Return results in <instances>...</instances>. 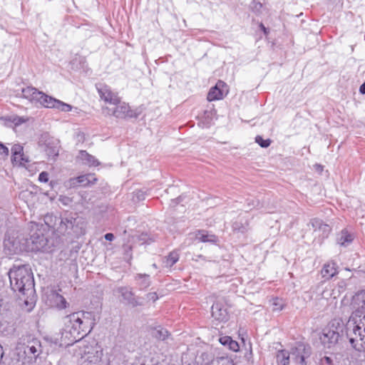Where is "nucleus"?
<instances>
[{
	"label": "nucleus",
	"instance_id": "nucleus-12",
	"mask_svg": "<svg viewBox=\"0 0 365 365\" xmlns=\"http://www.w3.org/2000/svg\"><path fill=\"white\" fill-rule=\"evenodd\" d=\"M97 181L94 174H86L80 175L77 178H71L68 181V186L69 187H76L78 186H87L94 184Z\"/></svg>",
	"mask_w": 365,
	"mask_h": 365
},
{
	"label": "nucleus",
	"instance_id": "nucleus-6",
	"mask_svg": "<svg viewBox=\"0 0 365 365\" xmlns=\"http://www.w3.org/2000/svg\"><path fill=\"white\" fill-rule=\"evenodd\" d=\"M42 353L41 343L39 339L29 336L26 341L19 343L16 346L17 365H32Z\"/></svg>",
	"mask_w": 365,
	"mask_h": 365
},
{
	"label": "nucleus",
	"instance_id": "nucleus-22",
	"mask_svg": "<svg viewBox=\"0 0 365 365\" xmlns=\"http://www.w3.org/2000/svg\"><path fill=\"white\" fill-rule=\"evenodd\" d=\"M220 343L224 346H227L230 350L233 351H238L240 345L238 342L233 340L231 336H222L219 338Z\"/></svg>",
	"mask_w": 365,
	"mask_h": 365
},
{
	"label": "nucleus",
	"instance_id": "nucleus-41",
	"mask_svg": "<svg viewBox=\"0 0 365 365\" xmlns=\"http://www.w3.org/2000/svg\"><path fill=\"white\" fill-rule=\"evenodd\" d=\"M38 180L42 182H46L48 181V174L43 171L38 175Z\"/></svg>",
	"mask_w": 365,
	"mask_h": 365
},
{
	"label": "nucleus",
	"instance_id": "nucleus-21",
	"mask_svg": "<svg viewBox=\"0 0 365 365\" xmlns=\"http://www.w3.org/2000/svg\"><path fill=\"white\" fill-rule=\"evenodd\" d=\"M56 98L50 96L43 92L41 91V94L38 98L36 103H39L41 106L47 108H54Z\"/></svg>",
	"mask_w": 365,
	"mask_h": 365
},
{
	"label": "nucleus",
	"instance_id": "nucleus-44",
	"mask_svg": "<svg viewBox=\"0 0 365 365\" xmlns=\"http://www.w3.org/2000/svg\"><path fill=\"white\" fill-rule=\"evenodd\" d=\"M252 349L250 348V351L245 354V358L248 361H250V359H252Z\"/></svg>",
	"mask_w": 365,
	"mask_h": 365
},
{
	"label": "nucleus",
	"instance_id": "nucleus-45",
	"mask_svg": "<svg viewBox=\"0 0 365 365\" xmlns=\"http://www.w3.org/2000/svg\"><path fill=\"white\" fill-rule=\"evenodd\" d=\"M359 93L361 94H365V81L359 87Z\"/></svg>",
	"mask_w": 365,
	"mask_h": 365
},
{
	"label": "nucleus",
	"instance_id": "nucleus-14",
	"mask_svg": "<svg viewBox=\"0 0 365 365\" xmlns=\"http://www.w3.org/2000/svg\"><path fill=\"white\" fill-rule=\"evenodd\" d=\"M4 247L9 255L16 254L21 251L19 241L9 233H6L4 240Z\"/></svg>",
	"mask_w": 365,
	"mask_h": 365
},
{
	"label": "nucleus",
	"instance_id": "nucleus-2",
	"mask_svg": "<svg viewBox=\"0 0 365 365\" xmlns=\"http://www.w3.org/2000/svg\"><path fill=\"white\" fill-rule=\"evenodd\" d=\"M354 302L359 307L352 312L349 319V325H354L349 331L350 344L357 351H365V290L358 292Z\"/></svg>",
	"mask_w": 365,
	"mask_h": 365
},
{
	"label": "nucleus",
	"instance_id": "nucleus-42",
	"mask_svg": "<svg viewBox=\"0 0 365 365\" xmlns=\"http://www.w3.org/2000/svg\"><path fill=\"white\" fill-rule=\"evenodd\" d=\"M11 161L13 163H19L20 164H22V162L24 161V159L21 160L19 155L14 156L13 155H11Z\"/></svg>",
	"mask_w": 365,
	"mask_h": 365
},
{
	"label": "nucleus",
	"instance_id": "nucleus-26",
	"mask_svg": "<svg viewBox=\"0 0 365 365\" xmlns=\"http://www.w3.org/2000/svg\"><path fill=\"white\" fill-rule=\"evenodd\" d=\"M196 238L202 242H216L217 237L215 235L209 234L205 230H198Z\"/></svg>",
	"mask_w": 365,
	"mask_h": 365
},
{
	"label": "nucleus",
	"instance_id": "nucleus-8",
	"mask_svg": "<svg viewBox=\"0 0 365 365\" xmlns=\"http://www.w3.org/2000/svg\"><path fill=\"white\" fill-rule=\"evenodd\" d=\"M115 292L121 297L120 301L125 305L133 308L144 305L143 299L135 294L132 287L126 286L118 287L115 289Z\"/></svg>",
	"mask_w": 365,
	"mask_h": 365
},
{
	"label": "nucleus",
	"instance_id": "nucleus-17",
	"mask_svg": "<svg viewBox=\"0 0 365 365\" xmlns=\"http://www.w3.org/2000/svg\"><path fill=\"white\" fill-rule=\"evenodd\" d=\"M322 276L328 280L338 274V266L334 261L325 263L321 270Z\"/></svg>",
	"mask_w": 365,
	"mask_h": 365
},
{
	"label": "nucleus",
	"instance_id": "nucleus-47",
	"mask_svg": "<svg viewBox=\"0 0 365 365\" xmlns=\"http://www.w3.org/2000/svg\"><path fill=\"white\" fill-rule=\"evenodd\" d=\"M4 354V350H3V347L0 344V363L1 362V360L3 359Z\"/></svg>",
	"mask_w": 365,
	"mask_h": 365
},
{
	"label": "nucleus",
	"instance_id": "nucleus-7",
	"mask_svg": "<svg viewBox=\"0 0 365 365\" xmlns=\"http://www.w3.org/2000/svg\"><path fill=\"white\" fill-rule=\"evenodd\" d=\"M113 105L115 106L113 108H106V109L108 110V114L113 115L116 118H137L142 113L140 108L131 109L128 103L121 102L120 99L118 103Z\"/></svg>",
	"mask_w": 365,
	"mask_h": 365
},
{
	"label": "nucleus",
	"instance_id": "nucleus-9",
	"mask_svg": "<svg viewBox=\"0 0 365 365\" xmlns=\"http://www.w3.org/2000/svg\"><path fill=\"white\" fill-rule=\"evenodd\" d=\"M40 145H44V151L48 158H55L58 155L59 146L56 140L50 138L48 134L41 135Z\"/></svg>",
	"mask_w": 365,
	"mask_h": 365
},
{
	"label": "nucleus",
	"instance_id": "nucleus-48",
	"mask_svg": "<svg viewBox=\"0 0 365 365\" xmlns=\"http://www.w3.org/2000/svg\"><path fill=\"white\" fill-rule=\"evenodd\" d=\"M196 259H195V261H199L200 259H202L203 260H205V257L201 255H198L196 256Z\"/></svg>",
	"mask_w": 365,
	"mask_h": 365
},
{
	"label": "nucleus",
	"instance_id": "nucleus-37",
	"mask_svg": "<svg viewBox=\"0 0 365 365\" xmlns=\"http://www.w3.org/2000/svg\"><path fill=\"white\" fill-rule=\"evenodd\" d=\"M9 155V149L2 143H0V158L5 159Z\"/></svg>",
	"mask_w": 365,
	"mask_h": 365
},
{
	"label": "nucleus",
	"instance_id": "nucleus-11",
	"mask_svg": "<svg viewBox=\"0 0 365 365\" xmlns=\"http://www.w3.org/2000/svg\"><path fill=\"white\" fill-rule=\"evenodd\" d=\"M211 315L218 323H225L229 320L230 315L227 309L220 302H215L211 307Z\"/></svg>",
	"mask_w": 365,
	"mask_h": 365
},
{
	"label": "nucleus",
	"instance_id": "nucleus-23",
	"mask_svg": "<svg viewBox=\"0 0 365 365\" xmlns=\"http://www.w3.org/2000/svg\"><path fill=\"white\" fill-rule=\"evenodd\" d=\"M311 225L315 231L322 230L323 235L326 237L328 236L329 233L331 231L330 227L328 225L324 223L322 220L318 218L312 219L311 221Z\"/></svg>",
	"mask_w": 365,
	"mask_h": 365
},
{
	"label": "nucleus",
	"instance_id": "nucleus-20",
	"mask_svg": "<svg viewBox=\"0 0 365 365\" xmlns=\"http://www.w3.org/2000/svg\"><path fill=\"white\" fill-rule=\"evenodd\" d=\"M22 96L31 103H36L38 101L41 91L33 86H27L21 88Z\"/></svg>",
	"mask_w": 365,
	"mask_h": 365
},
{
	"label": "nucleus",
	"instance_id": "nucleus-31",
	"mask_svg": "<svg viewBox=\"0 0 365 365\" xmlns=\"http://www.w3.org/2000/svg\"><path fill=\"white\" fill-rule=\"evenodd\" d=\"M73 106L70 104L64 103L58 99L56 100L54 109H57L62 112H69L72 110Z\"/></svg>",
	"mask_w": 365,
	"mask_h": 365
},
{
	"label": "nucleus",
	"instance_id": "nucleus-15",
	"mask_svg": "<svg viewBox=\"0 0 365 365\" xmlns=\"http://www.w3.org/2000/svg\"><path fill=\"white\" fill-rule=\"evenodd\" d=\"M30 240L33 245V250L37 251L46 250L48 240L41 232L32 233L31 235Z\"/></svg>",
	"mask_w": 365,
	"mask_h": 365
},
{
	"label": "nucleus",
	"instance_id": "nucleus-30",
	"mask_svg": "<svg viewBox=\"0 0 365 365\" xmlns=\"http://www.w3.org/2000/svg\"><path fill=\"white\" fill-rule=\"evenodd\" d=\"M179 260V254L177 251H173L165 257L164 261L165 266L167 267H173Z\"/></svg>",
	"mask_w": 365,
	"mask_h": 365
},
{
	"label": "nucleus",
	"instance_id": "nucleus-32",
	"mask_svg": "<svg viewBox=\"0 0 365 365\" xmlns=\"http://www.w3.org/2000/svg\"><path fill=\"white\" fill-rule=\"evenodd\" d=\"M250 8L255 14L259 15L262 13L263 5L260 0H252L250 3Z\"/></svg>",
	"mask_w": 365,
	"mask_h": 365
},
{
	"label": "nucleus",
	"instance_id": "nucleus-10",
	"mask_svg": "<svg viewBox=\"0 0 365 365\" xmlns=\"http://www.w3.org/2000/svg\"><path fill=\"white\" fill-rule=\"evenodd\" d=\"M292 354L295 356V360L301 365H305V359L309 358L312 354L311 346L302 342L297 343L296 347L293 350Z\"/></svg>",
	"mask_w": 365,
	"mask_h": 365
},
{
	"label": "nucleus",
	"instance_id": "nucleus-3",
	"mask_svg": "<svg viewBox=\"0 0 365 365\" xmlns=\"http://www.w3.org/2000/svg\"><path fill=\"white\" fill-rule=\"evenodd\" d=\"M45 224L54 232L78 238L85 234L83 222L76 214L65 212L59 216L48 213L43 217Z\"/></svg>",
	"mask_w": 365,
	"mask_h": 365
},
{
	"label": "nucleus",
	"instance_id": "nucleus-4",
	"mask_svg": "<svg viewBox=\"0 0 365 365\" xmlns=\"http://www.w3.org/2000/svg\"><path fill=\"white\" fill-rule=\"evenodd\" d=\"M353 328L354 325L349 326V322L345 325L341 319H334L322 329L319 336L320 342L325 349L334 350L344 337L350 342L351 338L348 334Z\"/></svg>",
	"mask_w": 365,
	"mask_h": 365
},
{
	"label": "nucleus",
	"instance_id": "nucleus-25",
	"mask_svg": "<svg viewBox=\"0 0 365 365\" xmlns=\"http://www.w3.org/2000/svg\"><path fill=\"white\" fill-rule=\"evenodd\" d=\"M353 240V235L346 229H344L337 237V243L341 246H346L352 242Z\"/></svg>",
	"mask_w": 365,
	"mask_h": 365
},
{
	"label": "nucleus",
	"instance_id": "nucleus-28",
	"mask_svg": "<svg viewBox=\"0 0 365 365\" xmlns=\"http://www.w3.org/2000/svg\"><path fill=\"white\" fill-rule=\"evenodd\" d=\"M153 335L159 340L165 341L169 338L170 334L166 329L158 327L154 330Z\"/></svg>",
	"mask_w": 365,
	"mask_h": 365
},
{
	"label": "nucleus",
	"instance_id": "nucleus-33",
	"mask_svg": "<svg viewBox=\"0 0 365 365\" xmlns=\"http://www.w3.org/2000/svg\"><path fill=\"white\" fill-rule=\"evenodd\" d=\"M147 195V190H136L133 192V200L138 202L143 201L145 199Z\"/></svg>",
	"mask_w": 365,
	"mask_h": 365
},
{
	"label": "nucleus",
	"instance_id": "nucleus-24",
	"mask_svg": "<svg viewBox=\"0 0 365 365\" xmlns=\"http://www.w3.org/2000/svg\"><path fill=\"white\" fill-rule=\"evenodd\" d=\"M249 223L247 219L239 218L232 225L234 232L245 233L248 230Z\"/></svg>",
	"mask_w": 365,
	"mask_h": 365
},
{
	"label": "nucleus",
	"instance_id": "nucleus-29",
	"mask_svg": "<svg viewBox=\"0 0 365 365\" xmlns=\"http://www.w3.org/2000/svg\"><path fill=\"white\" fill-rule=\"evenodd\" d=\"M52 296H53L54 302L56 304V306L58 309H63L66 308L68 303H67L66 299L62 295L57 293L56 292H53L52 293Z\"/></svg>",
	"mask_w": 365,
	"mask_h": 365
},
{
	"label": "nucleus",
	"instance_id": "nucleus-19",
	"mask_svg": "<svg viewBox=\"0 0 365 365\" xmlns=\"http://www.w3.org/2000/svg\"><path fill=\"white\" fill-rule=\"evenodd\" d=\"M134 280L140 291H145L151 284L150 275L147 274H136Z\"/></svg>",
	"mask_w": 365,
	"mask_h": 365
},
{
	"label": "nucleus",
	"instance_id": "nucleus-38",
	"mask_svg": "<svg viewBox=\"0 0 365 365\" xmlns=\"http://www.w3.org/2000/svg\"><path fill=\"white\" fill-rule=\"evenodd\" d=\"M319 365H334L333 359L325 356L320 359Z\"/></svg>",
	"mask_w": 365,
	"mask_h": 365
},
{
	"label": "nucleus",
	"instance_id": "nucleus-16",
	"mask_svg": "<svg viewBox=\"0 0 365 365\" xmlns=\"http://www.w3.org/2000/svg\"><path fill=\"white\" fill-rule=\"evenodd\" d=\"M222 87H226L225 83L218 81L216 85L210 88L207 93V99L208 101H213L222 99L223 98Z\"/></svg>",
	"mask_w": 365,
	"mask_h": 365
},
{
	"label": "nucleus",
	"instance_id": "nucleus-36",
	"mask_svg": "<svg viewBox=\"0 0 365 365\" xmlns=\"http://www.w3.org/2000/svg\"><path fill=\"white\" fill-rule=\"evenodd\" d=\"M217 365H235L233 360L229 357H220L217 359Z\"/></svg>",
	"mask_w": 365,
	"mask_h": 365
},
{
	"label": "nucleus",
	"instance_id": "nucleus-34",
	"mask_svg": "<svg viewBox=\"0 0 365 365\" xmlns=\"http://www.w3.org/2000/svg\"><path fill=\"white\" fill-rule=\"evenodd\" d=\"M255 142L263 148H268L271 144L270 139H264L261 135H257L255 137Z\"/></svg>",
	"mask_w": 365,
	"mask_h": 365
},
{
	"label": "nucleus",
	"instance_id": "nucleus-43",
	"mask_svg": "<svg viewBox=\"0 0 365 365\" xmlns=\"http://www.w3.org/2000/svg\"><path fill=\"white\" fill-rule=\"evenodd\" d=\"M104 238L108 241H113L114 240L115 237L113 233L108 232L104 235Z\"/></svg>",
	"mask_w": 365,
	"mask_h": 365
},
{
	"label": "nucleus",
	"instance_id": "nucleus-1",
	"mask_svg": "<svg viewBox=\"0 0 365 365\" xmlns=\"http://www.w3.org/2000/svg\"><path fill=\"white\" fill-rule=\"evenodd\" d=\"M62 338L67 339L65 344L72 345L86 336L96 324L95 316L90 312H77L63 318Z\"/></svg>",
	"mask_w": 365,
	"mask_h": 365
},
{
	"label": "nucleus",
	"instance_id": "nucleus-27",
	"mask_svg": "<svg viewBox=\"0 0 365 365\" xmlns=\"http://www.w3.org/2000/svg\"><path fill=\"white\" fill-rule=\"evenodd\" d=\"M277 365H289V353L285 349L277 351L276 355Z\"/></svg>",
	"mask_w": 365,
	"mask_h": 365
},
{
	"label": "nucleus",
	"instance_id": "nucleus-18",
	"mask_svg": "<svg viewBox=\"0 0 365 365\" xmlns=\"http://www.w3.org/2000/svg\"><path fill=\"white\" fill-rule=\"evenodd\" d=\"M77 158L84 165L89 167L98 166L100 162L95 158V156L89 154L86 150H81L78 153Z\"/></svg>",
	"mask_w": 365,
	"mask_h": 365
},
{
	"label": "nucleus",
	"instance_id": "nucleus-39",
	"mask_svg": "<svg viewBox=\"0 0 365 365\" xmlns=\"http://www.w3.org/2000/svg\"><path fill=\"white\" fill-rule=\"evenodd\" d=\"M145 298L148 301L155 302L158 299V295L156 292H149L145 295Z\"/></svg>",
	"mask_w": 365,
	"mask_h": 365
},
{
	"label": "nucleus",
	"instance_id": "nucleus-5",
	"mask_svg": "<svg viewBox=\"0 0 365 365\" xmlns=\"http://www.w3.org/2000/svg\"><path fill=\"white\" fill-rule=\"evenodd\" d=\"M11 289L22 295L34 292V275L29 265L14 266L9 272Z\"/></svg>",
	"mask_w": 365,
	"mask_h": 365
},
{
	"label": "nucleus",
	"instance_id": "nucleus-35",
	"mask_svg": "<svg viewBox=\"0 0 365 365\" xmlns=\"http://www.w3.org/2000/svg\"><path fill=\"white\" fill-rule=\"evenodd\" d=\"M11 154L14 155H19L21 160H24L23 147L20 145L15 144L11 148Z\"/></svg>",
	"mask_w": 365,
	"mask_h": 365
},
{
	"label": "nucleus",
	"instance_id": "nucleus-46",
	"mask_svg": "<svg viewBox=\"0 0 365 365\" xmlns=\"http://www.w3.org/2000/svg\"><path fill=\"white\" fill-rule=\"evenodd\" d=\"M259 28L261 29V30L264 32V34H268V29L264 26V24L262 23H261L259 24Z\"/></svg>",
	"mask_w": 365,
	"mask_h": 365
},
{
	"label": "nucleus",
	"instance_id": "nucleus-13",
	"mask_svg": "<svg viewBox=\"0 0 365 365\" xmlns=\"http://www.w3.org/2000/svg\"><path fill=\"white\" fill-rule=\"evenodd\" d=\"M97 90L101 98L105 102L112 105L119 102L120 98L118 94L113 93L109 86L101 84L99 86H97Z\"/></svg>",
	"mask_w": 365,
	"mask_h": 365
},
{
	"label": "nucleus",
	"instance_id": "nucleus-40",
	"mask_svg": "<svg viewBox=\"0 0 365 365\" xmlns=\"http://www.w3.org/2000/svg\"><path fill=\"white\" fill-rule=\"evenodd\" d=\"M272 304L274 306V310H276V311L282 310L283 307H284L283 304L282 303H280L279 299L277 298L274 299Z\"/></svg>",
	"mask_w": 365,
	"mask_h": 365
}]
</instances>
